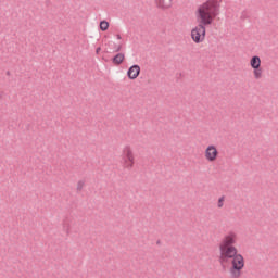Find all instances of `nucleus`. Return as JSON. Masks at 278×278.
Masks as SVG:
<instances>
[{
  "mask_svg": "<svg viewBox=\"0 0 278 278\" xmlns=\"http://www.w3.org/2000/svg\"><path fill=\"white\" fill-rule=\"evenodd\" d=\"M238 233L235 231H229L222 239L218 249H219V261L222 264H227L230 262V277L240 278L242 277V271L244 266H247V261L244 256L238 252Z\"/></svg>",
  "mask_w": 278,
  "mask_h": 278,
  "instance_id": "f257e3e1",
  "label": "nucleus"
},
{
  "mask_svg": "<svg viewBox=\"0 0 278 278\" xmlns=\"http://www.w3.org/2000/svg\"><path fill=\"white\" fill-rule=\"evenodd\" d=\"M220 16V0H206L200 4L195 11V18L199 23L191 29V40L195 45H201L205 41L207 34L206 27L212 26L216 23V18Z\"/></svg>",
  "mask_w": 278,
  "mask_h": 278,
  "instance_id": "f03ea898",
  "label": "nucleus"
},
{
  "mask_svg": "<svg viewBox=\"0 0 278 278\" xmlns=\"http://www.w3.org/2000/svg\"><path fill=\"white\" fill-rule=\"evenodd\" d=\"M203 155L204 160L208 162V164H214L218 162V157H220V152L218 151V147L216 144H208L204 149Z\"/></svg>",
  "mask_w": 278,
  "mask_h": 278,
  "instance_id": "7ed1b4c3",
  "label": "nucleus"
},
{
  "mask_svg": "<svg viewBox=\"0 0 278 278\" xmlns=\"http://www.w3.org/2000/svg\"><path fill=\"white\" fill-rule=\"evenodd\" d=\"M249 64L253 71L254 79H262V77H264V70L262 68V59L257 55H254L250 59Z\"/></svg>",
  "mask_w": 278,
  "mask_h": 278,
  "instance_id": "20e7f679",
  "label": "nucleus"
},
{
  "mask_svg": "<svg viewBox=\"0 0 278 278\" xmlns=\"http://www.w3.org/2000/svg\"><path fill=\"white\" fill-rule=\"evenodd\" d=\"M122 164L124 168L131 169V167L136 164V156L134 155V150L131 148L126 147L123 150Z\"/></svg>",
  "mask_w": 278,
  "mask_h": 278,
  "instance_id": "39448f33",
  "label": "nucleus"
},
{
  "mask_svg": "<svg viewBox=\"0 0 278 278\" xmlns=\"http://www.w3.org/2000/svg\"><path fill=\"white\" fill-rule=\"evenodd\" d=\"M154 3L160 10H170L173 8V0H154Z\"/></svg>",
  "mask_w": 278,
  "mask_h": 278,
  "instance_id": "423d86ee",
  "label": "nucleus"
},
{
  "mask_svg": "<svg viewBox=\"0 0 278 278\" xmlns=\"http://www.w3.org/2000/svg\"><path fill=\"white\" fill-rule=\"evenodd\" d=\"M139 76H140V66L139 65L130 66L127 72L128 79H138Z\"/></svg>",
  "mask_w": 278,
  "mask_h": 278,
  "instance_id": "0eeeda50",
  "label": "nucleus"
},
{
  "mask_svg": "<svg viewBox=\"0 0 278 278\" xmlns=\"http://www.w3.org/2000/svg\"><path fill=\"white\" fill-rule=\"evenodd\" d=\"M125 61V54L123 53H118L117 55L114 56L113 59V63L115 64H123V62Z\"/></svg>",
  "mask_w": 278,
  "mask_h": 278,
  "instance_id": "6e6552de",
  "label": "nucleus"
},
{
  "mask_svg": "<svg viewBox=\"0 0 278 278\" xmlns=\"http://www.w3.org/2000/svg\"><path fill=\"white\" fill-rule=\"evenodd\" d=\"M109 27H110V23H108V21L100 22L101 31H108Z\"/></svg>",
  "mask_w": 278,
  "mask_h": 278,
  "instance_id": "1a4fd4ad",
  "label": "nucleus"
},
{
  "mask_svg": "<svg viewBox=\"0 0 278 278\" xmlns=\"http://www.w3.org/2000/svg\"><path fill=\"white\" fill-rule=\"evenodd\" d=\"M225 205V197H220L217 201V207L220 210Z\"/></svg>",
  "mask_w": 278,
  "mask_h": 278,
  "instance_id": "9d476101",
  "label": "nucleus"
},
{
  "mask_svg": "<svg viewBox=\"0 0 278 278\" xmlns=\"http://www.w3.org/2000/svg\"><path fill=\"white\" fill-rule=\"evenodd\" d=\"M96 53H97V55H99V53H101V48H97Z\"/></svg>",
  "mask_w": 278,
  "mask_h": 278,
  "instance_id": "9b49d317",
  "label": "nucleus"
},
{
  "mask_svg": "<svg viewBox=\"0 0 278 278\" xmlns=\"http://www.w3.org/2000/svg\"><path fill=\"white\" fill-rule=\"evenodd\" d=\"M121 38H122L121 35H117V40H121Z\"/></svg>",
  "mask_w": 278,
  "mask_h": 278,
  "instance_id": "f8f14e48",
  "label": "nucleus"
}]
</instances>
